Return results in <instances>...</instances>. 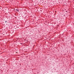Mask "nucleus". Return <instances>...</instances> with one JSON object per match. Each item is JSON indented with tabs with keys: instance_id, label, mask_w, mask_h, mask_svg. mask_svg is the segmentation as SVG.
<instances>
[{
	"instance_id": "obj_1",
	"label": "nucleus",
	"mask_w": 74,
	"mask_h": 74,
	"mask_svg": "<svg viewBox=\"0 0 74 74\" xmlns=\"http://www.w3.org/2000/svg\"><path fill=\"white\" fill-rule=\"evenodd\" d=\"M19 9H16V11H18V12H19Z\"/></svg>"
},
{
	"instance_id": "obj_2",
	"label": "nucleus",
	"mask_w": 74,
	"mask_h": 74,
	"mask_svg": "<svg viewBox=\"0 0 74 74\" xmlns=\"http://www.w3.org/2000/svg\"><path fill=\"white\" fill-rule=\"evenodd\" d=\"M5 22V23H6V22H7V21H6Z\"/></svg>"
}]
</instances>
